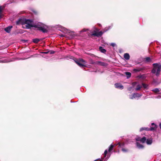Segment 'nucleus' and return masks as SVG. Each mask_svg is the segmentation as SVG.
Segmentation results:
<instances>
[{
  "mask_svg": "<svg viewBox=\"0 0 161 161\" xmlns=\"http://www.w3.org/2000/svg\"><path fill=\"white\" fill-rule=\"evenodd\" d=\"M33 27L37 28V30L42 31L43 33H47V27L43 23L40 22H36L33 25Z\"/></svg>",
  "mask_w": 161,
  "mask_h": 161,
  "instance_id": "obj_1",
  "label": "nucleus"
},
{
  "mask_svg": "<svg viewBox=\"0 0 161 161\" xmlns=\"http://www.w3.org/2000/svg\"><path fill=\"white\" fill-rule=\"evenodd\" d=\"M153 68L152 70L151 73L153 74H155L156 76L158 77L160 75L161 69V65L157 63L153 64Z\"/></svg>",
  "mask_w": 161,
  "mask_h": 161,
  "instance_id": "obj_2",
  "label": "nucleus"
},
{
  "mask_svg": "<svg viewBox=\"0 0 161 161\" xmlns=\"http://www.w3.org/2000/svg\"><path fill=\"white\" fill-rule=\"evenodd\" d=\"M113 25H112L110 26H109L108 27H105L103 31H100L99 32H96L95 31H94L93 32L92 34L91 35L92 36H96L97 37H99V36H101L102 34L104 32L107 31L108 30L110 29L112 27Z\"/></svg>",
  "mask_w": 161,
  "mask_h": 161,
  "instance_id": "obj_3",
  "label": "nucleus"
},
{
  "mask_svg": "<svg viewBox=\"0 0 161 161\" xmlns=\"http://www.w3.org/2000/svg\"><path fill=\"white\" fill-rule=\"evenodd\" d=\"M25 26L26 29H30L31 27H33L34 23L33 20L31 19H25L24 20Z\"/></svg>",
  "mask_w": 161,
  "mask_h": 161,
  "instance_id": "obj_4",
  "label": "nucleus"
},
{
  "mask_svg": "<svg viewBox=\"0 0 161 161\" xmlns=\"http://www.w3.org/2000/svg\"><path fill=\"white\" fill-rule=\"evenodd\" d=\"M142 96V94H139L138 93H134L132 95H129V98L130 99H133L136 98L137 97H140Z\"/></svg>",
  "mask_w": 161,
  "mask_h": 161,
  "instance_id": "obj_5",
  "label": "nucleus"
},
{
  "mask_svg": "<svg viewBox=\"0 0 161 161\" xmlns=\"http://www.w3.org/2000/svg\"><path fill=\"white\" fill-rule=\"evenodd\" d=\"M155 129L153 127H151L150 128H149L148 127H142L140 129V131H142L144 130H146V131H153Z\"/></svg>",
  "mask_w": 161,
  "mask_h": 161,
  "instance_id": "obj_6",
  "label": "nucleus"
},
{
  "mask_svg": "<svg viewBox=\"0 0 161 161\" xmlns=\"http://www.w3.org/2000/svg\"><path fill=\"white\" fill-rule=\"evenodd\" d=\"M74 60L75 62V63H76V64H77L80 67L82 68L86 66L85 65L83 64H81V63L80 61V60L79 59L77 60V59H75V60Z\"/></svg>",
  "mask_w": 161,
  "mask_h": 161,
  "instance_id": "obj_7",
  "label": "nucleus"
},
{
  "mask_svg": "<svg viewBox=\"0 0 161 161\" xmlns=\"http://www.w3.org/2000/svg\"><path fill=\"white\" fill-rule=\"evenodd\" d=\"M95 64L104 66H106L107 65V63L100 61H97L96 62Z\"/></svg>",
  "mask_w": 161,
  "mask_h": 161,
  "instance_id": "obj_8",
  "label": "nucleus"
},
{
  "mask_svg": "<svg viewBox=\"0 0 161 161\" xmlns=\"http://www.w3.org/2000/svg\"><path fill=\"white\" fill-rule=\"evenodd\" d=\"M115 87L116 88L120 89H123L124 88V86L121 84L119 83H116L115 84Z\"/></svg>",
  "mask_w": 161,
  "mask_h": 161,
  "instance_id": "obj_9",
  "label": "nucleus"
},
{
  "mask_svg": "<svg viewBox=\"0 0 161 161\" xmlns=\"http://www.w3.org/2000/svg\"><path fill=\"white\" fill-rule=\"evenodd\" d=\"M152 91L158 94H161V89L155 88L152 90Z\"/></svg>",
  "mask_w": 161,
  "mask_h": 161,
  "instance_id": "obj_10",
  "label": "nucleus"
},
{
  "mask_svg": "<svg viewBox=\"0 0 161 161\" xmlns=\"http://www.w3.org/2000/svg\"><path fill=\"white\" fill-rule=\"evenodd\" d=\"M12 27L13 26L12 25L9 26L6 28H5L4 31L7 32L9 33L10 32Z\"/></svg>",
  "mask_w": 161,
  "mask_h": 161,
  "instance_id": "obj_11",
  "label": "nucleus"
},
{
  "mask_svg": "<svg viewBox=\"0 0 161 161\" xmlns=\"http://www.w3.org/2000/svg\"><path fill=\"white\" fill-rule=\"evenodd\" d=\"M146 142L148 145H151L153 142V139L151 138L147 139L146 140Z\"/></svg>",
  "mask_w": 161,
  "mask_h": 161,
  "instance_id": "obj_12",
  "label": "nucleus"
},
{
  "mask_svg": "<svg viewBox=\"0 0 161 161\" xmlns=\"http://www.w3.org/2000/svg\"><path fill=\"white\" fill-rule=\"evenodd\" d=\"M124 57L126 60H128L130 58L129 54L128 53H125L124 54Z\"/></svg>",
  "mask_w": 161,
  "mask_h": 161,
  "instance_id": "obj_13",
  "label": "nucleus"
},
{
  "mask_svg": "<svg viewBox=\"0 0 161 161\" xmlns=\"http://www.w3.org/2000/svg\"><path fill=\"white\" fill-rule=\"evenodd\" d=\"M136 143V146L139 149H142L144 148L143 146L139 143L138 142H137Z\"/></svg>",
  "mask_w": 161,
  "mask_h": 161,
  "instance_id": "obj_14",
  "label": "nucleus"
},
{
  "mask_svg": "<svg viewBox=\"0 0 161 161\" xmlns=\"http://www.w3.org/2000/svg\"><path fill=\"white\" fill-rule=\"evenodd\" d=\"M99 50L100 52L103 53H105L106 52V50L103 48V47H100L99 48Z\"/></svg>",
  "mask_w": 161,
  "mask_h": 161,
  "instance_id": "obj_15",
  "label": "nucleus"
},
{
  "mask_svg": "<svg viewBox=\"0 0 161 161\" xmlns=\"http://www.w3.org/2000/svg\"><path fill=\"white\" fill-rule=\"evenodd\" d=\"M114 146L112 144H111L109 147L108 151L109 152H110L113 149Z\"/></svg>",
  "mask_w": 161,
  "mask_h": 161,
  "instance_id": "obj_16",
  "label": "nucleus"
},
{
  "mask_svg": "<svg viewBox=\"0 0 161 161\" xmlns=\"http://www.w3.org/2000/svg\"><path fill=\"white\" fill-rule=\"evenodd\" d=\"M118 144L119 145V146L122 148H123L124 147L125 143H121L120 142H119L118 143Z\"/></svg>",
  "mask_w": 161,
  "mask_h": 161,
  "instance_id": "obj_17",
  "label": "nucleus"
},
{
  "mask_svg": "<svg viewBox=\"0 0 161 161\" xmlns=\"http://www.w3.org/2000/svg\"><path fill=\"white\" fill-rule=\"evenodd\" d=\"M40 41V39L38 38H35L33 39L32 40V41L33 42L37 43L39 42Z\"/></svg>",
  "mask_w": 161,
  "mask_h": 161,
  "instance_id": "obj_18",
  "label": "nucleus"
},
{
  "mask_svg": "<svg viewBox=\"0 0 161 161\" xmlns=\"http://www.w3.org/2000/svg\"><path fill=\"white\" fill-rule=\"evenodd\" d=\"M125 74L126 75H127V79H129L131 75V74L129 72H125Z\"/></svg>",
  "mask_w": 161,
  "mask_h": 161,
  "instance_id": "obj_19",
  "label": "nucleus"
},
{
  "mask_svg": "<svg viewBox=\"0 0 161 161\" xmlns=\"http://www.w3.org/2000/svg\"><path fill=\"white\" fill-rule=\"evenodd\" d=\"M146 138L144 136L143 137L141 138V142L142 143H144L146 142Z\"/></svg>",
  "mask_w": 161,
  "mask_h": 161,
  "instance_id": "obj_20",
  "label": "nucleus"
},
{
  "mask_svg": "<svg viewBox=\"0 0 161 161\" xmlns=\"http://www.w3.org/2000/svg\"><path fill=\"white\" fill-rule=\"evenodd\" d=\"M151 125L153 126V127H153L155 128L153 130H156L157 127V125H155L154 123H152L151 124Z\"/></svg>",
  "mask_w": 161,
  "mask_h": 161,
  "instance_id": "obj_21",
  "label": "nucleus"
},
{
  "mask_svg": "<svg viewBox=\"0 0 161 161\" xmlns=\"http://www.w3.org/2000/svg\"><path fill=\"white\" fill-rule=\"evenodd\" d=\"M66 58L67 59H73L74 60H75L74 59V57H73V56H67L66 57Z\"/></svg>",
  "mask_w": 161,
  "mask_h": 161,
  "instance_id": "obj_22",
  "label": "nucleus"
},
{
  "mask_svg": "<svg viewBox=\"0 0 161 161\" xmlns=\"http://www.w3.org/2000/svg\"><path fill=\"white\" fill-rule=\"evenodd\" d=\"M141 86L139 85H138L137 86L136 88L135 89L136 91L139 90L140 89Z\"/></svg>",
  "mask_w": 161,
  "mask_h": 161,
  "instance_id": "obj_23",
  "label": "nucleus"
},
{
  "mask_svg": "<svg viewBox=\"0 0 161 161\" xmlns=\"http://www.w3.org/2000/svg\"><path fill=\"white\" fill-rule=\"evenodd\" d=\"M2 58L1 56H0V59L1 58ZM8 62V61L6 60H0V63H7Z\"/></svg>",
  "mask_w": 161,
  "mask_h": 161,
  "instance_id": "obj_24",
  "label": "nucleus"
},
{
  "mask_svg": "<svg viewBox=\"0 0 161 161\" xmlns=\"http://www.w3.org/2000/svg\"><path fill=\"white\" fill-rule=\"evenodd\" d=\"M141 138L140 137H137L136 138V140L137 141H141Z\"/></svg>",
  "mask_w": 161,
  "mask_h": 161,
  "instance_id": "obj_25",
  "label": "nucleus"
},
{
  "mask_svg": "<svg viewBox=\"0 0 161 161\" xmlns=\"http://www.w3.org/2000/svg\"><path fill=\"white\" fill-rule=\"evenodd\" d=\"M88 30L87 29H83L80 31V33L82 32H85L86 31Z\"/></svg>",
  "mask_w": 161,
  "mask_h": 161,
  "instance_id": "obj_26",
  "label": "nucleus"
},
{
  "mask_svg": "<svg viewBox=\"0 0 161 161\" xmlns=\"http://www.w3.org/2000/svg\"><path fill=\"white\" fill-rule=\"evenodd\" d=\"M122 151L124 153H126L128 152V150L127 149H125V148H122Z\"/></svg>",
  "mask_w": 161,
  "mask_h": 161,
  "instance_id": "obj_27",
  "label": "nucleus"
},
{
  "mask_svg": "<svg viewBox=\"0 0 161 161\" xmlns=\"http://www.w3.org/2000/svg\"><path fill=\"white\" fill-rule=\"evenodd\" d=\"M49 53V50H48V51H47V52H41V53L45 54H47Z\"/></svg>",
  "mask_w": 161,
  "mask_h": 161,
  "instance_id": "obj_28",
  "label": "nucleus"
},
{
  "mask_svg": "<svg viewBox=\"0 0 161 161\" xmlns=\"http://www.w3.org/2000/svg\"><path fill=\"white\" fill-rule=\"evenodd\" d=\"M142 85L143 87L145 88H147V86L146 84L144 83H142Z\"/></svg>",
  "mask_w": 161,
  "mask_h": 161,
  "instance_id": "obj_29",
  "label": "nucleus"
},
{
  "mask_svg": "<svg viewBox=\"0 0 161 161\" xmlns=\"http://www.w3.org/2000/svg\"><path fill=\"white\" fill-rule=\"evenodd\" d=\"M151 60V58L149 57H147L146 58V60L147 62H149Z\"/></svg>",
  "mask_w": 161,
  "mask_h": 161,
  "instance_id": "obj_30",
  "label": "nucleus"
},
{
  "mask_svg": "<svg viewBox=\"0 0 161 161\" xmlns=\"http://www.w3.org/2000/svg\"><path fill=\"white\" fill-rule=\"evenodd\" d=\"M79 60H80V62H82V63H86V62L83 59H79Z\"/></svg>",
  "mask_w": 161,
  "mask_h": 161,
  "instance_id": "obj_31",
  "label": "nucleus"
},
{
  "mask_svg": "<svg viewBox=\"0 0 161 161\" xmlns=\"http://www.w3.org/2000/svg\"><path fill=\"white\" fill-rule=\"evenodd\" d=\"M110 45L112 46V47H114L116 45V44L114 43H111L110 44Z\"/></svg>",
  "mask_w": 161,
  "mask_h": 161,
  "instance_id": "obj_32",
  "label": "nucleus"
},
{
  "mask_svg": "<svg viewBox=\"0 0 161 161\" xmlns=\"http://www.w3.org/2000/svg\"><path fill=\"white\" fill-rule=\"evenodd\" d=\"M136 82H133L132 84V87H133L135 86V85H136Z\"/></svg>",
  "mask_w": 161,
  "mask_h": 161,
  "instance_id": "obj_33",
  "label": "nucleus"
},
{
  "mask_svg": "<svg viewBox=\"0 0 161 161\" xmlns=\"http://www.w3.org/2000/svg\"><path fill=\"white\" fill-rule=\"evenodd\" d=\"M49 53H50V54H53L55 53V52L52 50L50 51H49Z\"/></svg>",
  "mask_w": 161,
  "mask_h": 161,
  "instance_id": "obj_34",
  "label": "nucleus"
},
{
  "mask_svg": "<svg viewBox=\"0 0 161 161\" xmlns=\"http://www.w3.org/2000/svg\"><path fill=\"white\" fill-rule=\"evenodd\" d=\"M133 70L134 71L136 72H138L140 71V70L138 69H134Z\"/></svg>",
  "mask_w": 161,
  "mask_h": 161,
  "instance_id": "obj_35",
  "label": "nucleus"
},
{
  "mask_svg": "<svg viewBox=\"0 0 161 161\" xmlns=\"http://www.w3.org/2000/svg\"><path fill=\"white\" fill-rule=\"evenodd\" d=\"M133 88V87L132 86H131V87H129L128 89V90H129V91H131L132 88Z\"/></svg>",
  "mask_w": 161,
  "mask_h": 161,
  "instance_id": "obj_36",
  "label": "nucleus"
},
{
  "mask_svg": "<svg viewBox=\"0 0 161 161\" xmlns=\"http://www.w3.org/2000/svg\"><path fill=\"white\" fill-rule=\"evenodd\" d=\"M155 98L157 99H159L161 98V96H158L157 97H155Z\"/></svg>",
  "mask_w": 161,
  "mask_h": 161,
  "instance_id": "obj_37",
  "label": "nucleus"
},
{
  "mask_svg": "<svg viewBox=\"0 0 161 161\" xmlns=\"http://www.w3.org/2000/svg\"><path fill=\"white\" fill-rule=\"evenodd\" d=\"M2 12H0V19L2 18Z\"/></svg>",
  "mask_w": 161,
  "mask_h": 161,
  "instance_id": "obj_38",
  "label": "nucleus"
},
{
  "mask_svg": "<svg viewBox=\"0 0 161 161\" xmlns=\"http://www.w3.org/2000/svg\"><path fill=\"white\" fill-rule=\"evenodd\" d=\"M2 7L1 6H0V12H2Z\"/></svg>",
  "mask_w": 161,
  "mask_h": 161,
  "instance_id": "obj_39",
  "label": "nucleus"
},
{
  "mask_svg": "<svg viewBox=\"0 0 161 161\" xmlns=\"http://www.w3.org/2000/svg\"><path fill=\"white\" fill-rule=\"evenodd\" d=\"M19 21H16V24L17 25L19 24Z\"/></svg>",
  "mask_w": 161,
  "mask_h": 161,
  "instance_id": "obj_40",
  "label": "nucleus"
},
{
  "mask_svg": "<svg viewBox=\"0 0 161 161\" xmlns=\"http://www.w3.org/2000/svg\"><path fill=\"white\" fill-rule=\"evenodd\" d=\"M60 36H61V37H63L64 36V35H63V34H61V35H60Z\"/></svg>",
  "mask_w": 161,
  "mask_h": 161,
  "instance_id": "obj_41",
  "label": "nucleus"
},
{
  "mask_svg": "<svg viewBox=\"0 0 161 161\" xmlns=\"http://www.w3.org/2000/svg\"><path fill=\"white\" fill-rule=\"evenodd\" d=\"M159 126L160 128L161 129V123L159 124Z\"/></svg>",
  "mask_w": 161,
  "mask_h": 161,
  "instance_id": "obj_42",
  "label": "nucleus"
},
{
  "mask_svg": "<svg viewBox=\"0 0 161 161\" xmlns=\"http://www.w3.org/2000/svg\"><path fill=\"white\" fill-rule=\"evenodd\" d=\"M95 63H96V62H92L91 63V64H95Z\"/></svg>",
  "mask_w": 161,
  "mask_h": 161,
  "instance_id": "obj_43",
  "label": "nucleus"
},
{
  "mask_svg": "<svg viewBox=\"0 0 161 161\" xmlns=\"http://www.w3.org/2000/svg\"><path fill=\"white\" fill-rule=\"evenodd\" d=\"M117 144H114V145H113L114 146H114H116Z\"/></svg>",
  "mask_w": 161,
  "mask_h": 161,
  "instance_id": "obj_44",
  "label": "nucleus"
},
{
  "mask_svg": "<svg viewBox=\"0 0 161 161\" xmlns=\"http://www.w3.org/2000/svg\"><path fill=\"white\" fill-rule=\"evenodd\" d=\"M147 98V97H145V98H144V99H146V98Z\"/></svg>",
  "mask_w": 161,
  "mask_h": 161,
  "instance_id": "obj_45",
  "label": "nucleus"
}]
</instances>
